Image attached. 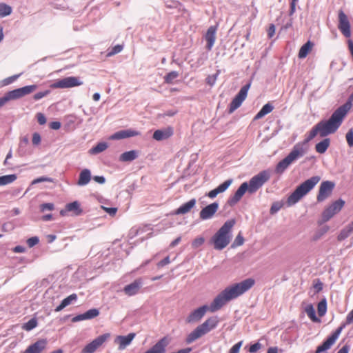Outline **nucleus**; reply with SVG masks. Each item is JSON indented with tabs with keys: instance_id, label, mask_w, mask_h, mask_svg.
<instances>
[{
	"instance_id": "1",
	"label": "nucleus",
	"mask_w": 353,
	"mask_h": 353,
	"mask_svg": "<svg viewBox=\"0 0 353 353\" xmlns=\"http://www.w3.org/2000/svg\"><path fill=\"white\" fill-rule=\"evenodd\" d=\"M352 101H353V92L350 96L349 101L338 108L327 121H321L318 123L312 128L303 142L298 143L293 147L289 154L278 163L275 172L277 174L283 173L292 163L303 157L307 152L306 144L317 134L324 137L334 133L351 108Z\"/></svg>"
},
{
	"instance_id": "2",
	"label": "nucleus",
	"mask_w": 353,
	"mask_h": 353,
	"mask_svg": "<svg viewBox=\"0 0 353 353\" xmlns=\"http://www.w3.org/2000/svg\"><path fill=\"white\" fill-rule=\"evenodd\" d=\"M254 283L253 279L249 278L227 287L214 299L209 306L205 305L192 312L186 319V322L188 323L198 322L204 316L207 311L215 312L219 310L228 302L248 291Z\"/></svg>"
},
{
	"instance_id": "3",
	"label": "nucleus",
	"mask_w": 353,
	"mask_h": 353,
	"mask_svg": "<svg viewBox=\"0 0 353 353\" xmlns=\"http://www.w3.org/2000/svg\"><path fill=\"white\" fill-rule=\"evenodd\" d=\"M235 223L234 219L227 221L212 237L211 241L215 250H221L230 243L232 239L231 230Z\"/></svg>"
},
{
	"instance_id": "4",
	"label": "nucleus",
	"mask_w": 353,
	"mask_h": 353,
	"mask_svg": "<svg viewBox=\"0 0 353 353\" xmlns=\"http://www.w3.org/2000/svg\"><path fill=\"white\" fill-rule=\"evenodd\" d=\"M321 177L314 176L307 179L288 196L287 203L288 206H291L299 201L304 196H305L315 185L320 181Z\"/></svg>"
},
{
	"instance_id": "5",
	"label": "nucleus",
	"mask_w": 353,
	"mask_h": 353,
	"mask_svg": "<svg viewBox=\"0 0 353 353\" xmlns=\"http://www.w3.org/2000/svg\"><path fill=\"white\" fill-rule=\"evenodd\" d=\"M218 323L219 319L217 316L208 318L188 334L186 339V342L188 343L194 342L196 339L210 332L212 330L214 329L217 326Z\"/></svg>"
},
{
	"instance_id": "6",
	"label": "nucleus",
	"mask_w": 353,
	"mask_h": 353,
	"mask_svg": "<svg viewBox=\"0 0 353 353\" xmlns=\"http://www.w3.org/2000/svg\"><path fill=\"white\" fill-rule=\"evenodd\" d=\"M270 178L266 171H262L254 176L248 183L249 193L252 194L256 192Z\"/></svg>"
},
{
	"instance_id": "7",
	"label": "nucleus",
	"mask_w": 353,
	"mask_h": 353,
	"mask_svg": "<svg viewBox=\"0 0 353 353\" xmlns=\"http://www.w3.org/2000/svg\"><path fill=\"white\" fill-rule=\"evenodd\" d=\"M344 204L345 201L342 199H339L332 203L323 212L321 223H325L328 221L336 214L341 211V210L344 206Z\"/></svg>"
},
{
	"instance_id": "8",
	"label": "nucleus",
	"mask_w": 353,
	"mask_h": 353,
	"mask_svg": "<svg viewBox=\"0 0 353 353\" xmlns=\"http://www.w3.org/2000/svg\"><path fill=\"white\" fill-rule=\"evenodd\" d=\"M345 327V324L341 325L339 327L334 333L332 334L322 345H319L315 352V353H327L326 350L330 349L331 346L336 342L341 333L343 329Z\"/></svg>"
},
{
	"instance_id": "9",
	"label": "nucleus",
	"mask_w": 353,
	"mask_h": 353,
	"mask_svg": "<svg viewBox=\"0 0 353 353\" xmlns=\"http://www.w3.org/2000/svg\"><path fill=\"white\" fill-rule=\"evenodd\" d=\"M250 83L243 85L239 93L236 95V97L233 99L232 102L230 104L229 112L232 113L234 110H236L238 108L241 106L243 101L246 99L248 95V92L250 88Z\"/></svg>"
},
{
	"instance_id": "10",
	"label": "nucleus",
	"mask_w": 353,
	"mask_h": 353,
	"mask_svg": "<svg viewBox=\"0 0 353 353\" xmlns=\"http://www.w3.org/2000/svg\"><path fill=\"white\" fill-rule=\"evenodd\" d=\"M110 334L105 333L99 336L92 341L87 344L81 350V353H94L109 338Z\"/></svg>"
},
{
	"instance_id": "11",
	"label": "nucleus",
	"mask_w": 353,
	"mask_h": 353,
	"mask_svg": "<svg viewBox=\"0 0 353 353\" xmlns=\"http://www.w3.org/2000/svg\"><path fill=\"white\" fill-rule=\"evenodd\" d=\"M82 84L83 82L79 77H68L57 81L54 83L53 87L56 88H70Z\"/></svg>"
},
{
	"instance_id": "12",
	"label": "nucleus",
	"mask_w": 353,
	"mask_h": 353,
	"mask_svg": "<svg viewBox=\"0 0 353 353\" xmlns=\"http://www.w3.org/2000/svg\"><path fill=\"white\" fill-rule=\"evenodd\" d=\"M334 188V183L330 181H325L321 183L319 194L317 195V201L322 202L327 199L332 194Z\"/></svg>"
},
{
	"instance_id": "13",
	"label": "nucleus",
	"mask_w": 353,
	"mask_h": 353,
	"mask_svg": "<svg viewBox=\"0 0 353 353\" xmlns=\"http://www.w3.org/2000/svg\"><path fill=\"white\" fill-rule=\"evenodd\" d=\"M339 29L345 37L348 38L351 36L349 20L347 15L342 10L339 12Z\"/></svg>"
},
{
	"instance_id": "14",
	"label": "nucleus",
	"mask_w": 353,
	"mask_h": 353,
	"mask_svg": "<svg viewBox=\"0 0 353 353\" xmlns=\"http://www.w3.org/2000/svg\"><path fill=\"white\" fill-rule=\"evenodd\" d=\"M246 191L249 192L248 183L247 182H244L240 185L234 194L228 199V205L230 206H233L236 204L241 200Z\"/></svg>"
},
{
	"instance_id": "15",
	"label": "nucleus",
	"mask_w": 353,
	"mask_h": 353,
	"mask_svg": "<svg viewBox=\"0 0 353 353\" xmlns=\"http://www.w3.org/2000/svg\"><path fill=\"white\" fill-rule=\"evenodd\" d=\"M169 343L170 339L166 336L163 337L143 353H165L166 347Z\"/></svg>"
},
{
	"instance_id": "16",
	"label": "nucleus",
	"mask_w": 353,
	"mask_h": 353,
	"mask_svg": "<svg viewBox=\"0 0 353 353\" xmlns=\"http://www.w3.org/2000/svg\"><path fill=\"white\" fill-rule=\"evenodd\" d=\"M219 209V203H212L203 208L200 213L199 216L202 220H208L212 219Z\"/></svg>"
},
{
	"instance_id": "17",
	"label": "nucleus",
	"mask_w": 353,
	"mask_h": 353,
	"mask_svg": "<svg viewBox=\"0 0 353 353\" xmlns=\"http://www.w3.org/2000/svg\"><path fill=\"white\" fill-rule=\"evenodd\" d=\"M140 134V132L132 130V129H128V130H123L118 131L113 134H112L110 137L112 140H120L126 138H130L135 136H138Z\"/></svg>"
},
{
	"instance_id": "18",
	"label": "nucleus",
	"mask_w": 353,
	"mask_h": 353,
	"mask_svg": "<svg viewBox=\"0 0 353 353\" xmlns=\"http://www.w3.org/2000/svg\"><path fill=\"white\" fill-rule=\"evenodd\" d=\"M134 337V333H130L127 336H117L114 343L119 344V349L122 350L131 343Z\"/></svg>"
},
{
	"instance_id": "19",
	"label": "nucleus",
	"mask_w": 353,
	"mask_h": 353,
	"mask_svg": "<svg viewBox=\"0 0 353 353\" xmlns=\"http://www.w3.org/2000/svg\"><path fill=\"white\" fill-rule=\"evenodd\" d=\"M233 180L232 179L225 181L223 183L219 185L215 189L210 191L208 193V196L210 199L215 198L219 194L224 192L232 183Z\"/></svg>"
},
{
	"instance_id": "20",
	"label": "nucleus",
	"mask_w": 353,
	"mask_h": 353,
	"mask_svg": "<svg viewBox=\"0 0 353 353\" xmlns=\"http://www.w3.org/2000/svg\"><path fill=\"white\" fill-rule=\"evenodd\" d=\"M196 201L195 199H192L188 202L181 205L179 208H177L174 212L173 214L179 215V214H185L191 211L192 208H194L196 205Z\"/></svg>"
},
{
	"instance_id": "21",
	"label": "nucleus",
	"mask_w": 353,
	"mask_h": 353,
	"mask_svg": "<svg viewBox=\"0 0 353 353\" xmlns=\"http://www.w3.org/2000/svg\"><path fill=\"white\" fill-rule=\"evenodd\" d=\"M142 285L141 279L135 280L132 283L127 285L123 288V292L128 296H133L138 293Z\"/></svg>"
},
{
	"instance_id": "22",
	"label": "nucleus",
	"mask_w": 353,
	"mask_h": 353,
	"mask_svg": "<svg viewBox=\"0 0 353 353\" xmlns=\"http://www.w3.org/2000/svg\"><path fill=\"white\" fill-rule=\"evenodd\" d=\"M99 314V311L97 309H96V308L90 309L83 314H79V315L74 316L72 319V321L77 322V321H84V320L92 319H94V318L98 316Z\"/></svg>"
},
{
	"instance_id": "23",
	"label": "nucleus",
	"mask_w": 353,
	"mask_h": 353,
	"mask_svg": "<svg viewBox=\"0 0 353 353\" xmlns=\"http://www.w3.org/2000/svg\"><path fill=\"white\" fill-rule=\"evenodd\" d=\"M46 340H39L30 345L23 353H41V352L46 348Z\"/></svg>"
},
{
	"instance_id": "24",
	"label": "nucleus",
	"mask_w": 353,
	"mask_h": 353,
	"mask_svg": "<svg viewBox=\"0 0 353 353\" xmlns=\"http://www.w3.org/2000/svg\"><path fill=\"white\" fill-rule=\"evenodd\" d=\"M173 134V130L172 128H168L163 130H157L153 134V139L157 141H161L170 137Z\"/></svg>"
},
{
	"instance_id": "25",
	"label": "nucleus",
	"mask_w": 353,
	"mask_h": 353,
	"mask_svg": "<svg viewBox=\"0 0 353 353\" xmlns=\"http://www.w3.org/2000/svg\"><path fill=\"white\" fill-rule=\"evenodd\" d=\"M216 26H210L206 34H205V40L207 41V48L210 50L213 47L215 39H216Z\"/></svg>"
},
{
	"instance_id": "26",
	"label": "nucleus",
	"mask_w": 353,
	"mask_h": 353,
	"mask_svg": "<svg viewBox=\"0 0 353 353\" xmlns=\"http://www.w3.org/2000/svg\"><path fill=\"white\" fill-rule=\"evenodd\" d=\"M91 172L88 169H83L79 174L77 185L83 186L87 185L91 180Z\"/></svg>"
},
{
	"instance_id": "27",
	"label": "nucleus",
	"mask_w": 353,
	"mask_h": 353,
	"mask_svg": "<svg viewBox=\"0 0 353 353\" xmlns=\"http://www.w3.org/2000/svg\"><path fill=\"white\" fill-rule=\"evenodd\" d=\"M66 212H72L75 215H79L82 210L78 201H73L65 205V210L61 211V214L64 215Z\"/></svg>"
},
{
	"instance_id": "28",
	"label": "nucleus",
	"mask_w": 353,
	"mask_h": 353,
	"mask_svg": "<svg viewBox=\"0 0 353 353\" xmlns=\"http://www.w3.org/2000/svg\"><path fill=\"white\" fill-rule=\"evenodd\" d=\"M77 299V296L76 294H70V296H68V297L64 299L61 301V304L55 308V310H54L55 312L61 311L63 308H65L68 305H70L73 301H75Z\"/></svg>"
},
{
	"instance_id": "29",
	"label": "nucleus",
	"mask_w": 353,
	"mask_h": 353,
	"mask_svg": "<svg viewBox=\"0 0 353 353\" xmlns=\"http://www.w3.org/2000/svg\"><path fill=\"white\" fill-rule=\"evenodd\" d=\"M138 157V152L136 150L125 152L121 154L119 160L123 162L132 161Z\"/></svg>"
},
{
	"instance_id": "30",
	"label": "nucleus",
	"mask_w": 353,
	"mask_h": 353,
	"mask_svg": "<svg viewBox=\"0 0 353 353\" xmlns=\"http://www.w3.org/2000/svg\"><path fill=\"white\" fill-rule=\"evenodd\" d=\"M313 46V43L308 41L307 43H305L299 50V57L300 59H304L305 58L309 52L312 50Z\"/></svg>"
},
{
	"instance_id": "31",
	"label": "nucleus",
	"mask_w": 353,
	"mask_h": 353,
	"mask_svg": "<svg viewBox=\"0 0 353 353\" xmlns=\"http://www.w3.org/2000/svg\"><path fill=\"white\" fill-rule=\"evenodd\" d=\"M330 143V139H324L319 143H318L316 146L315 149L316 151L319 154H323L326 152L327 149L328 148Z\"/></svg>"
},
{
	"instance_id": "32",
	"label": "nucleus",
	"mask_w": 353,
	"mask_h": 353,
	"mask_svg": "<svg viewBox=\"0 0 353 353\" xmlns=\"http://www.w3.org/2000/svg\"><path fill=\"white\" fill-rule=\"evenodd\" d=\"M273 106L270 103L265 104L260 111L256 114L254 119H259L273 110Z\"/></svg>"
},
{
	"instance_id": "33",
	"label": "nucleus",
	"mask_w": 353,
	"mask_h": 353,
	"mask_svg": "<svg viewBox=\"0 0 353 353\" xmlns=\"http://www.w3.org/2000/svg\"><path fill=\"white\" fill-rule=\"evenodd\" d=\"M22 97V88H18L12 91L8 92L4 96V98L6 99V101L8 102L10 100H14L19 99Z\"/></svg>"
},
{
	"instance_id": "34",
	"label": "nucleus",
	"mask_w": 353,
	"mask_h": 353,
	"mask_svg": "<svg viewBox=\"0 0 353 353\" xmlns=\"http://www.w3.org/2000/svg\"><path fill=\"white\" fill-rule=\"evenodd\" d=\"M305 312L308 316V317L313 322H319V319L316 316L315 310L312 304H308L305 307Z\"/></svg>"
},
{
	"instance_id": "35",
	"label": "nucleus",
	"mask_w": 353,
	"mask_h": 353,
	"mask_svg": "<svg viewBox=\"0 0 353 353\" xmlns=\"http://www.w3.org/2000/svg\"><path fill=\"white\" fill-rule=\"evenodd\" d=\"M108 148V144L105 142L99 143L96 146L93 147L89 150L90 154H97L103 152Z\"/></svg>"
},
{
	"instance_id": "36",
	"label": "nucleus",
	"mask_w": 353,
	"mask_h": 353,
	"mask_svg": "<svg viewBox=\"0 0 353 353\" xmlns=\"http://www.w3.org/2000/svg\"><path fill=\"white\" fill-rule=\"evenodd\" d=\"M12 12V8L4 3H0V18L5 17L6 16H8Z\"/></svg>"
},
{
	"instance_id": "37",
	"label": "nucleus",
	"mask_w": 353,
	"mask_h": 353,
	"mask_svg": "<svg viewBox=\"0 0 353 353\" xmlns=\"http://www.w3.org/2000/svg\"><path fill=\"white\" fill-rule=\"evenodd\" d=\"M17 179L15 174H9L0 176V186L12 183Z\"/></svg>"
},
{
	"instance_id": "38",
	"label": "nucleus",
	"mask_w": 353,
	"mask_h": 353,
	"mask_svg": "<svg viewBox=\"0 0 353 353\" xmlns=\"http://www.w3.org/2000/svg\"><path fill=\"white\" fill-rule=\"evenodd\" d=\"M38 323L36 318H32L29 320L27 323L23 324V329L27 331H30L37 327Z\"/></svg>"
},
{
	"instance_id": "39",
	"label": "nucleus",
	"mask_w": 353,
	"mask_h": 353,
	"mask_svg": "<svg viewBox=\"0 0 353 353\" xmlns=\"http://www.w3.org/2000/svg\"><path fill=\"white\" fill-rule=\"evenodd\" d=\"M327 310V305L325 300L320 301L318 304V313L320 316L325 315Z\"/></svg>"
},
{
	"instance_id": "40",
	"label": "nucleus",
	"mask_w": 353,
	"mask_h": 353,
	"mask_svg": "<svg viewBox=\"0 0 353 353\" xmlns=\"http://www.w3.org/2000/svg\"><path fill=\"white\" fill-rule=\"evenodd\" d=\"M283 202L282 201H276L272 203L270 212L271 214H276L278 211L281 210V208L283 207Z\"/></svg>"
},
{
	"instance_id": "41",
	"label": "nucleus",
	"mask_w": 353,
	"mask_h": 353,
	"mask_svg": "<svg viewBox=\"0 0 353 353\" xmlns=\"http://www.w3.org/2000/svg\"><path fill=\"white\" fill-rule=\"evenodd\" d=\"M179 77V73L176 71H172L167 74L165 77V82L167 83H172L173 80Z\"/></svg>"
},
{
	"instance_id": "42",
	"label": "nucleus",
	"mask_w": 353,
	"mask_h": 353,
	"mask_svg": "<svg viewBox=\"0 0 353 353\" xmlns=\"http://www.w3.org/2000/svg\"><path fill=\"white\" fill-rule=\"evenodd\" d=\"M219 74V72H217L216 74H214L213 75H209L205 79L206 83L208 84L211 87L213 86L216 81Z\"/></svg>"
},
{
	"instance_id": "43",
	"label": "nucleus",
	"mask_w": 353,
	"mask_h": 353,
	"mask_svg": "<svg viewBox=\"0 0 353 353\" xmlns=\"http://www.w3.org/2000/svg\"><path fill=\"white\" fill-rule=\"evenodd\" d=\"M20 74L13 75L10 77H8L5 79H3L1 81V85L5 86L8 85L12 83H13L15 80H17L19 77Z\"/></svg>"
},
{
	"instance_id": "44",
	"label": "nucleus",
	"mask_w": 353,
	"mask_h": 353,
	"mask_svg": "<svg viewBox=\"0 0 353 353\" xmlns=\"http://www.w3.org/2000/svg\"><path fill=\"white\" fill-rule=\"evenodd\" d=\"M41 137L38 132H34L32 134V143L34 146H37L41 143Z\"/></svg>"
},
{
	"instance_id": "45",
	"label": "nucleus",
	"mask_w": 353,
	"mask_h": 353,
	"mask_svg": "<svg viewBox=\"0 0 353 353\" xmlns=\"http://www.w3.org/2000/svg\"><path fill=\"white\" fill-rule=\"evenodd\" d=\"M346 141L350 147L353 146V129L348 130L345 135Z\"/></svg>"
},
{
	"instance_id": "46",
	"label": "nucleus",
	"mask_w": 353,
	"mask_h": 353,
	"mask_svg": "<svg viewBox=\"0 0 353 353\" xmlns=\"http://www.w3.org/2000/svg\"><path fill=\"white\" fill-rule=\"evenodd\" d=\"M204 241H205L204 238L198 237L192 241V247L193 248H198L199 247L201 246L203 244Z\"/></svg>"
},
{
	"instance_id": "47",
	"label": "nucleus",
	"mask_w": 353,
	"mask_h": 353,
	"mask_svg": "<svg viewBox=\"0 0 353 353\" xmlns=\"http://www.w3.org/2000/svg\"><path fill=\"white\" fill-rule=\"evenodd\" d=\"M123 50V46L121 45H117L112 49L111 51H110L108 54V56H112L114 55L119 52H120Z\"/></svg>"
},
{
	"instance_id": "48",
	"label": "nucleus",
	"mask_w": 353,
	"mask_h": 353,
	"mask_svg": "<svg viewBox=\"0 0 353 353\" xmlns=\"http://www.w3.org/2000/svg\"><path fill=\"white\" fill-rule=\"evenodd\" d=\"M46 181L52 182V179L47 177V176H41V177H39V178L33 180L32 181V185H34V184H36L38 183H41V182H46Z\"/></svg>"
},
{
	"instance_id": "49",
	"label": "nucleus",
	"mask_w": 353,
	"mask_h": 353,
	"mask_svg": "<svg viewBox=\"0 0 353 353\" xmlns=\"http://www.w3.org/2000/svg\"><path fill=\"white\" fill-rule=\"evenodd\" d=\"M39 241V239L37 236H33L27 240V244L30 248H32L35 245H37Z\"/></svg>"
},
{
	"instance_id": "50",
	"label": "nucleus",
	"mask_w": 353,
	"mask_h": 353,
	"mask_svg": "<svg viewBox=\"0 0 353 353\" xmlns=\"http://www.w3.org/2000/svg\"><path fill=\"white\" fill-rule=\"evenodd\" d=\"M243 341H241L236 343L232 347V348L230 350L229 353H239L241 347L242 346Z\"/></svg>"
},
{
	"instance_id": "51",
	"label": "nucleus",
	"mask_w": 353,
	"mask_h": 353,
	"mask_svg": "<svg viewBox=\"0 0 353 353\" xmlns=\"http://www.w3.org/2000/svg\"><path fill=\"white\" fill-rule=\"evenodd\" d=\"M176 112H177V110H170L166 111L164 113L159 114L158 115V117L159 118H164L166 116H168V117H173V116H174L176 114Z\"/></svg>"
},
{
	"instance_id": "52",
	"label": "nucleus",
	"mask_w": 353,
	"mask_h": 353,
	"mask_svg": "<svg viewBox=\"0 0 353 353\" xmlns=\"http://www.w3.org/2000/svg\"><path fill=\"white\" fill-rule=\"evenodd\" d=\"M37 88L36 85L23 86V95L34 92Z\"/></svg>"
},
{
	"instance_id": "53",
	"label": "nucleus",
	"mask_w": 353,
	"mask_h": 353,
	"mask_svg": "<svg viewBox=\"0 0 353 353\" xmlns=\"http://www.w3.org/2000/svg\"><path fill=\"white\" fill-rule=\"evenodd\" d=\"M262 345L260 343H256L250 347L249 352L255 353L261 348Z\"/></svg>"
},
{
	"instance_id": "54",
	"label": "nucleus",
	"mask_w": 353,
	"mask_h": 353,
	"mask_svg": "<svg viewBox=\"0 0 353 353\" xmlns=\"http://www.w3.org/2000/svg\"><path fill=\"white\" fill-rule=\"evenodd\" d=\"M54 209V205L50 203H43L41 205V210L45 212L46 210L51 211Z\"/></svg>"
},
{
	"instance_id": "55",
	"label": "nucleus",
	"mask_w": 353,
	"mask_h": 353,
	"mask_svg": "<svg viewBox=\"0 0 353 353\" xmlns=\"http://www.w3.org/2000/svg\"><path fill=\"white\" fill-rule=\"evenodd\" d=\"M170 263V257L169 256H166L165 259H163V260L160 261L157 264V268H161L166 265H168L169 263Z\"/></svg>"
},
{
	"instance_id": "56",
	"label": "nucleus",
	"mask_w": 353,
	"mask_h": 353,
	"mask_svg": "<svg viewBox=\"0 0 353 353\" xmlns=\"http://www.w3.org/2000/svg\"><path fill=\"white\" fill-rule=\"evenodd\" d=\"M37 121L40 125H44L46 123V118L42 113H38L37 114Z\"/></svg>"
},
{
	"instance_id": "57",
	"label": "nucleus",
	"mask_w": 353,
	"mask_h": 353,
	"mask_svg": "<svg viewBox=\"0 0 353 353\" xmlns=\"http://www.w3.org/2000/svg\"><path fill=\"white\" fill-rule=\"evenodd\" d=\"M102 208L108 213L110 216H114L116 212H117V208H106L104 206H102Z\"/></svg>"
},
{
	"instance_id": "58",
	"label": "nucleus",
	"mask_w": 353,
	"mask_h": 353,
	"mask_svg": "<svg viewBox=\"0 0 353 353\" xmlns=\"http://www.w3.org/2000/svg\"><path fill=\"white\" fill-rule=\"evenodd\" d=\"M48 93H49V92H48V91L37 92V93H36V94L34 95V99L35 100H39V99H41V98H43V97H44L45 96H46Z\"/></svg>"
},
{
	"instance_id": "59",
	"label": "nucleus",
	"mask_w": 353,
	"mask_h": 353,
	"mask_svg": "<svg viewBox=\"0 0 353 353\" xmlns=\"http://www.w3.org/2000/svg\"><path fill=\"white\" fill-rule=\"evenodd\" d=\"M243 237L241 235V234H239L234 240V244L239 246L243 245Z\"/></svg>"
},
{
	"instance_id": "60",
	"label": "nucleus",
	"mask_w": 353,
	"mask_h": 353,
	"mask_svg": "<svg viewBox=\"0 0 353 353\" xmlns=\"http://www.w3.org/2000/svg\"><path fill=\"white\" fill-rule=\"evenodd\" d=\"M275 26L274 24H271L268 30V35L270 38H272L275 33Z\"/></svg>"
},
{
	"instance_id": "61",
	"label": "nucleus",
	"mask_w": 353,
	"mask_h": 353,
	"mask_svg": "<svg viewBox=\"0 0 353 353\" xmlns=\"http://www.w3.org/2000/svg\"><path fill=\"white\" fill-rule=\"evenodd\" d=\"M50 128L52 130H59L61 128V123L59 121H53L50 123Z\"/></svg>"
},
{
	"instance_id": "62",
	"label": "nucleus",
	"mask_w": 353,
	"mask_h": 353,
	"mask_svg": "<svg viewBox=\"0 0 353 353\" xmlns=\"http://www.w3.org/2000/svg\"><path fill=\"white\" fill-rule=\"evenodd\" d=\"M93 179L94 181L100 184H103L105 182V179L102 176H95Z\"/></svg>"
},
{
	"instance_id": "63",
	"label": "nucleus",
	"mask_w": 353,
	"mask_h": 353,
	"mask_svg": "<svg viewBox=\"0 0 353 353\" xmlns=\"http://www.w3.org/2000/svg\"><path fill=\"white\" fill-rule=\"evenodd\" d=\"M353 322V310L347 314L346 317V324H350Z\"/></svg>"
},
{
	"instance_id": "64",
	"label": "nucleus",
	"mask_w": 353,
	"mask_h": 353,
	"mask_svg": "<svg viewBox=\"0 0 353 353\" xmlns=\"http://www.w3.org/2000/svg\"><path fill=\"white\" fill-rule=\"evenodd\" d=\"M349 350V346L345 345L343 347H341L337 353H348Z\"/></svg>"
}]
</instances>
